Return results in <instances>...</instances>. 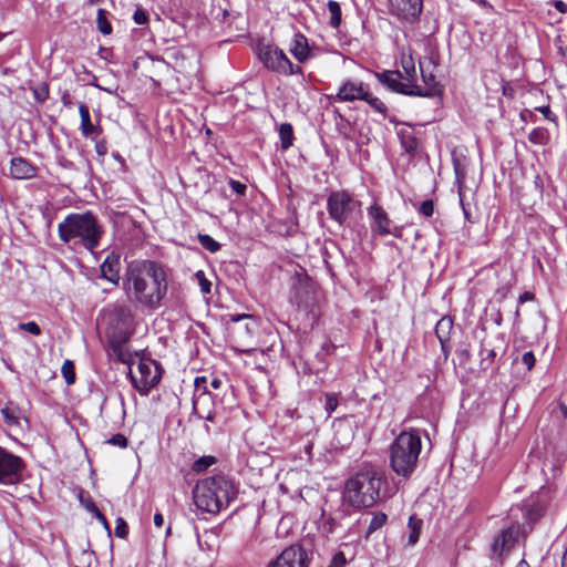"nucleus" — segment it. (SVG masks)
Here are the masks:
<instances>
[{
  "instance_id": "nucleus-44",
  "label": "nucleus",
  "mask_w": 567,
  "mask_h": 567,
  "mask_svg": "<svg viewBox=\"0 0 567 567\" xmlns=\"http://www.w3.org/2000/svg\"><path fill=\"white\" fill-rule=\"evenodd\" d=\"M346 563L347 560L344 554L342 551H339L333 556L329 567H344Z\"/></svg>"
},
{
  "instance_id": "nucleus-32",
  "label": "nucleus",
  "mask_w": 567,
  "mask_h": 567,
  "mask_svg": "<svg viewBox=\"0 0 567 567\" xmlns=\"http://www.w3.org/2000/svg\"><path fill=\"white\" fill-rule=\"evenodd\" d=\"M195 279L197 280V284L200 288V291L204 293V295H208L210 293V290H212V282L210 280L207 279L205 272L203 270H198L196 274H195Z\"/></svg>"
},
{
  "instance_id": "nucleus-26",
  "label": "nucleus",
  "mask_w": 567,
  "mask_h": 567,
  "mask_svg": "<svg viewBox=\"0 0 567 567\" xmlns=\"http://www.w3.org/2000/svg\"><path fill=\"white\" fill-rule=\"evenodd\" d=\"M97 29L103 34H110L112 32V25L107 20V11L104 9L97 10L96 17Z\"/></svg>"
},
{
  "instance_id": "nucleus-50",
  "label": "nucleus",
  "mask_w": 567,
  "mask_h": 567,
  "mask_svg": "<svg viewBox=\"0 0 567 567\" xmlns=\"http://www.w3.org/2000/svg\"><path fill=\"white\" fill-rule=\"evenodd\" d=\"M536 110L539 111L546 118H549L551 114L550 107L548 105L537 107Z\"/></svg>"
},
{
  "instance_id": "nucleus-23",
  "label": "nucleus",
  "mask_w": 567,
  "mask_h": 567,
  "mask_svg": "<svg viewBox=\"0 0 567 567\" xmlns=\"http://www.w3.org/2000/svg\"><path fill=\"white\" fill-rule=\"evenodd\" d=\"M514 537H513V533L511 530H504L502 532V534L495 539V543H494V550L495 551H499L501 554L504 551V550H507L512 547V545L514 544Z\"/></svg>"
},
{
  "instance_id": "nucleus-43",
  "label": "nucleus",
  "mask_w": 567,
  "mask_h": 567,
  "mask_svg": "<svg viewBox=\"0 0 567 567\" xmlns=\"http://www.w3.org/2000/svg\"><path fill=\"white\" fill-rule=\"evenodd\" d=\"M420 213L425 217H431L434 213V205L432 200H425L420 206Z\"/></svg>"
},
{
  "instance_id": "nucleus-3",
  "label": "nucleus",
  "mask_w": 567,
  "mask_h": 567,
  "mask_svg": "<svg viewBox=\"0 0 567 567\" xmlns=\"http://www.w3.org/2000/svg\"><path fill=\"white\" fill-rule=\"evenodd\" d=\"M234 483L224 475H214L199 481L194 491V504L203 513L216 514L235 498Z\"/></svg>"
},
{
  "instance_id": "nucleus-5",
  "label": "nucleus",
  "mask_w": 567,
  "mask_h": 567,
  "mask_svg": "<svg viewBox=\"0 0 567 567\" xmlns=\"http://www.w3.org/2000/svg\"><path fill=\"white\" fill-rule=\"evenodd\" d=\"M422 449L417 430L403 431L390 447L391 468L400 476L409 477L416 468Z\"/></svg>"
},
{
  "instance_id": "nucleus-29",
  "label": "nucleus",
  "mask_w": 567,
  "mask_h": 567,
  "mask_svg": "<svg viewBox=\"0 0 567 567\" xmlns=\"http://www.w3.org/2000/svg\"><path fill=\"white\" fill-rule=\"evenodd\" d=\"M33 97L37 102L43 103L49 97V85L45 82L31 89Z\"/></svg>"
},
{
  "instance_id": "nucleus-8",
  "label": "nucleus",
  "mask_w": 567,
  "mask_h": 567,
  "mask_svg": "<svg viewBox=\"0 0 567 567\" xmlns=\"http://www.w3.org/2000/svg\"><path fill=\"white\" fill-rule=\"evenodd\" d=\"M24 462L7 449L0 446V484L16 485L23 478Z\"/></svg>"
},
{
  "instance_id": "nucleus-59",
  "label": "nucleus",
  "mask_w": 567,
  "mask_h": 567,
  "mask_svg": "<svg viewBox=\"0 0 567 567\" xmlns=\"http://www.w3.org/2000/svg\"><path fill=\"white\" fill-rule=\"evenodd\" d=\"M281 145H282V148H288L291 144L285 143V144H281Z\"/></svg>"
},
{
  "instance_id": "nucleus-15",
  "label": "nucleus",
  "mask_w": 567,
  "mask_h": 567,
  "mask_svg": "<svg viewBox=\"0 0 567 567\" xmlns=\"http://www.w3.org/2000/svg\"><path fill=\"white\" fill-rule=\"evenodd\" d=\"M289 51L299 63H306L313 56L308 39L300 32L295 33Z\"/></svg>"
},
{
  "instance_id": "nucleus-35",
  "label": "nucleus",
  "mask_w": 567,
  "mask_h": 567,
  "mask_svg": "<svg viewBox=\"0 0 567 567\" xmlns=\"http://www.w3.org/2000/svg\"><path fill=\"white\" fill-rule=\"evenodd\" d=\"M241 320L249 321L245 323L244 329L248 334H252L256 326V322L252 319V317L250 315H236L231 317V321L234 322H238Z\"/></svg>"
},
{
  "instance_id": "nucleus-27",
  "label": "nucleus",
  "mask_w": 567,
  "mask_h": 567,
  "mask_svg": "<svg viewBox=\"0 0 567 567\" xmlns=\"http://www.w3.org/2000/svg\"><path fill=\"white\" fill-rule=\"evenodd\" d=\"M386 523V515L384 513H374L368 526L367 536L380 529Z\"/></svg>"
},
{
  "instance_id": "nucleus-18",
  "label": "nucleus",
  "mask_w": 567,
  "mask_h": 567,
  "mask_svg": "<svg viewBox=\"0 0 567 567\" xmlns=\"http://www.w3.org/2000/svg\"><path fill=\"white\" fill-rule=\"evenodd\" d=\"M79 113L81 117V131L85 138H94L99 134V127L92 123L91 114L87 105L81 103L79 105Z\"/></svg>"
},
{
  "instance_id": "nucleus-56",
  "label": "nucleus",
  "mask_w": 567,
  "mask_h": 567,
  "mask_svg": "<svg viewBox=\"0 0 567 567\" xmlns=\"http://www.w3.org/2000/svg\"><path fill=\"white\" fill-rule=\"evenodd\" d=\"M206 420L208 421H213L214 417H213V414L212 413H208L206 416H204Z\"/></svg>"
},
{
  "instance_id": "nucleus-54",
  "label": "nucleus",
  "mask_w": 567,
  "mask_h": 567,
  "mask_svg": "<svg viewBox=\"0 0 567 567\" xmlns=\"http://www.w3.org/2000/svg\"><path fill=\"white\" fill-rule=\"evenodd\" d=\"M516 567H529V565L524 559H522Z\"/></svg>"
},
{
  "instance_id": "nucleus-64",
  "label": "nucleus",
  "mask_w": 567,
  "mask_h": 567,
  "mask_svg": "<svg viewBox=\"0 0 567 567\" xmlns=\"http://www.w3.org/2000/svg\"><path fill=\"white\" fill-rule=\"evenodd\" d=\"M202 399V395H198L195 401H199Z\"/></svg>"
},
{
  "instance_id": "nucleus-55",
  "label": "nucleus",
  "mask_w": 567,
  "mask_h": 567,
  "mask_svg": "<svg viewBox=\"0 0 567 567\" xmlns=\"http://www.w3.org/2000/svg\"><path fill=\"white\" fill-rule=\"evenodd\" d=\"M200 382H205V378H196L195 384H196L197 388H199Z\"/></svg>"
},
{
  "instance_id": "nucleus-22",
  "label": "nucleus",
  "mask_w": 567,
  "mask_h": 567,
  "mask_svg": "<svg viewBox=\"0 0 567 567\" xmlns=\"http://www.w3.org/2000/svg\"><path fill=\"white\" fill-rule=\"evenodd\" d=\"M327 8L330 14L329 25L333 29L339 28L342 21V12L339 2L334 0H329L327 3Z\"/></svg>"
},
{
  "instance_id": "nucleus-42",
  "label": "nucleus",
  "mask_w": 567,
  "mask_h": 567,
  "mask_svg": "<svg viewBox=\"0 0 567 567\" xmlns=\"http://www.w3.org/2000/svg\"><path fill=\"white\" fill-rule=\"evenodd\" d=\"M228 184H229L230 188H231V189H233L237 195H240V196L245 195L246 189H247V187H246V185H245V184H243V183H240V182H238V181H236V179H231V178L229 179Z\"/></svg>"
},
{
  "instance_id": "nucleus-31",
  "label": "nucleus",
  "mask_w": 567,
  "mask_h": 567,
  "mask_svg": "<svg viewBox=\"0 0 567 567\" xmlns=\"http://www.w3.org/2000/svg\"><path fill=\"white\" fill-rule=\"evenodd\" d=\"M61 372L65 379V382L70 385L75 381L74 365L71 360H65L62 364Z\"/></svg>"
},
{
  "instance_id": "nucleus-24",
  "label": "nucleus",
  "mask_w": 567,
  "mask_h": 567,
  "mask_svg": "<svg viewBox=\"0 0 567 567\" xmlns=\"http://www.w3.org/2000/svg\"><path fill=\"white\" fill-rule=\"evenodd\" d=\"M1 414L8 426L13 427L19 425L20 415L18 409H16L14 406L6 405L4 408L1 409Z\"/></svg>"
},
{
  "instance_id": "nucleus-6",
  "label": "nucleus",
  "mask_w": 567,
  "mask_h": 567,
  "mask_svg": "<svg viewBox=\"0 0 567 567\" xmlns=\"http://www.w3.org/2000/svg\"><path fill=\"white\" fill-rule=\"evenodd\" d=\"M130 379L141 395H147L150 390L161 381V368L153 360H140L136 369L130 368Z\"/></svg>"
},
{
  "instance_id": "nucleus-10",
  "label": "nucleus",
  "mask_w": 567,
  "mask_h": 567,
  "mask_svg": "<svg viewBox=\"0 0 567 567\" xmlns=\"http://www.w3.org/2000/svg\"><path fill=\"white\" fill-rule=\"evenodd\" d=\"M359 208V203L346 192H334L328 198V212L330 217L343 224L351 213Z\"/></svg>"
},
{
  "instance_id": "nucleus-37",
  "label": "nucleus",
  "mask_w": 567,
  "mask_h": 567,
  "mask_svg": "<svg viewBox=\"0 0 567 567\" xmlns=\"http://www.w3.org/2000/svg\"><path fill=\"white\" fill-rule=\"evenodd\" d=\"M279 137L280 142H292L293 138V128L289 123H282L279 126Z\"/></svg>"
},
{
  "instance_id": "nucleus-11",
  "label": "nucleus",
  "mask_w": 567,
  "mask_h": 567,
  "mask_svg": "<svg viewBox=\"0 0 567 567\" xmlns=\"http://www.w3.org/2000/svg\"><path fill=\"white\" fill-rule=\"evenodd\" d=\"M390 13L401 21L415 22L422 13V0H389Z\"/></svg>"
},
{
  "instance_id": "nucleus-48",
  "label": "nucleus",
  "mask_w": 567,
  "mask_h": 567,
  "mask_svg": "<svg viewBox=\"0 0 567 567\" xmlns=\"http://www.w3.org/2000/svg\"><path fill=\"white\" fill-rule=\"evenodd\" d=\"M534 299V293L529 292V291H525L523 292L519 297H518V302L519 303H524L526 301H530Z\"/></svg>"
},
{
  "instance_id": "nucleus-20",
  "label": "nucleus",
  "mask_w": 567,
  "mask_h": 567,
  "mask_svg": "<svg viewBox=\"0 0 567 567\" xmlns=\"http://www.w3.org/2000/svg\"><path fill=\"white\" fill-rule=\"evenodd\" d=\"M401 66L405 73V79L409 83H414L416 80V69L414 60L411 54L402 53Z\"/></svg>"
},
{
  "instance_id": "nucleus-30",
  "label": "nucleus",
  "mask_w": 567,
  "mask_h": 567,
  "mask_svg": "<svg viewBox=\"0 0 567 567\" xmlns=\"http://www.w3.org/2000/svg\"><path fill=\"white\" fill-rule=\"evenodd\" d=\"M214 456H202L193 464V471L196 473H202L206 471L209 466H212L215 463Z\"/></svg>"
},
{
  "instance_id": "nucleus-13",
  "label": "nucleus",
  "mask_w": 567,
  "mask_h": 567,
  "mask_svg": "<svg viewBox=\"0 0 567 567\" xmlns=\"http://www.w3.org/2000/svg\"><path fill=\"white\" fill-rule=\"evenodd\" d=\"M368 86L361 81L347 80L339 87L334 97L338 102H353L368 99Z\"/></svg>"
},
{
  "instance_id": "nucleus-16",
  "label": "nucleus",
  "mask_w": 567,
  "mask_h": 567,
  "mask_svg": "<svg viewBox=\"0 0 567 567\" xmlns=\"http://www.w3.org/2000/svg\"><path fill=\"white\" fill-rule=\"evenodd\" d=\"M37 169L22 157L11 159L10 175L16 179H28L34 177Z\"/></svg>"
},
{
  "instance_id": "nucleus-19",
  "label": "nucleus",
  "mask_w": 567,
  "mask_h": 567,
  "mask_svg": "<svg viewBox=\"0 0 567 567\" xmlns=\"http://www.w3.org/2000/svg\"><path fill=\"white\" fill-rule=\"evenodd\" d=\"M453 329V321L450 317H443L435 326V333L441 342L442 349L445 350V343L450 340V334Z\"/></svg>"
},
{
  "instance_id": "nucleus-47",
  "label": "nucleus",
  "mask_w": 567,
  "mask_h": 567,
  "mask_svg": "<svg viewBox=\"0 0 567 567\" xmlns=\"http://www.w3.org/2000/svg\"><path fill=\"white\" fill-rule=\"evenodd\" d=\"M61 102L68 109H72L74 105L72 96L68 91H64L61 95Z\"/></svg>"
},
{
  "instance_id": "nucleus-33",
  "label": "nucleus",
  "mask_w": 567,
  "mask_h": 567,
  "mask_svg": "<svg viewBox=\"0 0 567 567\" xmlns=\"http://www.w3.org/2000/svg\"><path fill=\"white\" fill-rule=\"evenodd\" d=\"M18 331H24L32 336H40L42 330L35 321L21 322L17 326Z\"/></svg>"
},
{
  "instance_id": "nucleus-39",
  "label": "nucleus",
  "mask_w": 567,
  "mask_h": 567,
  "mask_svg": "<svg viewBox=\"0 0 567 567\" xmlns=\"http://www.w3.org/2000/svg\"><path fill=\"white\" fill-rule=\"evenodd\" d=\"M337 406H338L337 395L334 393H327L324 409H326L328 415H331V413L336 411Z\"/></svg>"
},
{
  "instance_id": "nucleus-63",
  "label": "nucleus",
  "mask_w": 567,
  "mask_h": 567,
  "mask_svg": "<svg viewBox=\"0 0 567 567\" xmlns=\"http://www.w3.org/2000/svg\"><path fill=\"white\" fill-rule=\"evenodd\" d=\"M171 533V527L166 529V534L168 535Z\"/></svg>"
},
{
  "instance_id": "nucleus-38",
  "label": "nucleus",
  "mask_w": 567,
  "mask_h": 567,
  "mask_svg": "<svg viewBox=\"0 0 567 567\" xmlns=\"http://www.w3.org/2000/svg\"><path fill=\"white\" fill-rule=\"evenodd\" d=\"M115 524H116L115 530H114L115 536L118 538H125L128 533V527H127L126 522L122 517H117L115 520Z\"/></svg>"
},
{
  "instance_id": "nucleus-4",
  "label": "nucleus",
  "mask_w": 567,
  "mask_h": 567,
  "mask_svg": "<svg viewBox=\"0 0 567 567\" xmlns=\"http://www.w3.org/2000/svg\"><path fill=\"white\" fill-rule=\"evenodd\" d=\"M383 474L373 466H364L347 481L344 499L353 507H370L380 498Z\"/></svg>"
},
{
  "instance_id": "nucleus-21",
  "label": "nucleus",
  "mask_w": 567,
  "mask_h": 567,
  "mask_svg": "<svg viewBox=\"0 0 567 567\" xmlns=\"http://www.w3.org/2000/svg\"><path fill=\"white\" fill-rule=\"evenodd\" d=\"M422 525L421 518H417L415 515L410 516L408 522L409 545L413 546L417 543Z\"/></svg>"
},
{
  "instance_id": "nucleus-49",
  "label": "nucleus",
  "mask_w": 567,
  "mask_h": 567,
  "mask_svg": "<svg viewBox=\"0 0 567 567\" xmlns=\"http://www.w3.org/2000/svg\"><path fill=\"white\" fill-rule=\"evenodd\" d=\"M163 524H164V517H163V515H162L161 513H156V514L154 515V525H155L156 527H162V526H163Z\"/></svg>"
},
{
  "instance_id": "nucleus-40",
  "label": "nucleus",
  "mask_w": 567,
  "mask_h": 567,
  "mask_svg": "<svg viewBox=\"0 0 567 567\" xmlns=\"http://www.w3.org/2000/svg\"><path fill=\"white\" fill-rule=\"evenodd\" d=\"M133 20L136 24H140V25L146 24L148 22V13L144 9L137 8L134 11Z\"/></svg>"
},
{
  "instance_id": "nucleus-25",
  "label": "nucleus",
  "mask_w": 567,
  "mask_h": 567,
  "mask_svg": "<svg viewBox=\"0 0 567 567\" xmlns=\"http://www.w3.org/2000/svg\"><path fill=\"white\" fill-rule=\"evenodd\" d=\"M420 71H421L422 80L427 87L424 91L429 92L427 96H430L432 94L433 89H435L437 85L436 79L432 72L426 71L425 62H420Z\"/></svg>"
},
{
  "instance_id": "nucleus-2",
  "label": "nucleus",
  "mask_w": 567,
  "mask_h": 567,
  "mask_svg": "<svg viewBox=\"0 0 567 567\" xmlns=\"http://www.w3.org/2000/svg\"><path fill=\"white\" fill-rule=\"evenodd\" d=\"M58 233L64 244L81 245L93 251L100 245L103 235L102 226L96 216L86 212L83 214H69L59 225Z\"/></svg>"
},
{
  "instance_id": "nucleus-12",
  "label": "nucleus",
  "mask_w": 567,
  "mask_h": 567,
  "mask_svg": "<svg viewBox=\"0 0 567 567\" xmlns=\"http://www.w3.org/2000/svg\"><path fill=\"white\" fill-rule=\"evenodd\" d=\"M307 551L299 545H291L284 549L269 567H308Z\"/></svg>"
},
{
  "instance_id": "nucleus-28",
  "label": "nucleus",
  "mask_w": 567,
  "mask_h": 567,
  "mask_svg": "<svg viewBox=\"0 0 567 567\" xmlns=\"http://www.w3.org/2000/svg\"><path fill=\"white\" fill-rule=\"evenodd\" d=\"M198 241L203 248L208 250L209 252H216L220 249V244L217 243L212 236L206 234L198 235Z\"/></svg>"
},
{
  "instance_id": "nucleus-36",
  "label": "nucleus",
  "mask_w": 567,
  "mask_h": 567,
  "mask_svg": "<svg viewBox=\"0 0 567 567\" xmlns=\"http://www.w3.org/2000/svg\"><path fill=\"white\" fill-rule=\"evenodd\" d=\"M113 316L118 318L124 326H128L132 321V315L127 307H117L113 311Z\"/></svg>"
},
{
  "instance_id": "nucleus-34",
  "label": "nucleus",
  "mask_w": 567,
  "mask_h": 567,
  "mask_svg": "<svg viewBox=\"0 0 567 567\" xmlns=\"http://www.w3.org/2000/svg\"><path fill=\"white\" fill-rule=\"evenodd\" d=\"M362 101H365L374 111L379 112L380 114H385L388 109L385 104L377 96H372L368 92V99H363Z\"/></svg>"
},
{
  "instance_id": "nucleus-46",
  "label": "nucleus",
  "mask_w": 567,
  "mask_h": 567,
  "mask_svg": "<svg viewBox=\"0 0 567 567\" xmlns=\"http://www.w3.org/2000/svg\"><path fill=\"white\" fill-rule=\"evenodd\" d=\"M86 508L90 509L91 512H94L97 519L100 522H102L106 528H109V524H107L105 516L102 513H100V511L96 508V506L93 503L87 504Z\"/></svg>"
},
{
  "instance_id": "nucleus-51",
  "label": "nucleus",
  "mask_w": 567,
  "mask_h": 567,
  "mask_svg": "<svg viewBox=\"0 0 567 567\" xmlns=\"http://www.w3.org/2000/svg\"><path fill=\"white\" fill-rule=\"evenodd\" d=\"M555 8L560 11V12H565L566 11V4L563 2V1H557L555 3Z\"/></svg>"
},
{
  "instance_id": "nucleus-41",
  "label": "nucleus",
  "mask_w": 567,
  "mask_h": 567,
  "mask_svg": "<svg viewBox=\"0 0 567 567\" xmlns=\"http://www.w3.org/2000/svg\"><path fill=\"white\" fill-rule=\"evenodd\" d=\"M107 443L117 447H126L127 439L123 434H114L111 439L107 440Z\"/></svg>"
},
{
  "instance_id": "nucleus-52",
  "label": "nucleus",
  "mask_w": 567,
  "mask_h": 567,
  "mask_svg": "<svg viewBox=\"0 0 567 567\" xmlns=\"http://www.w3.org/2000/svg\"><path fill=\"white\" fill-rule=\"evenodd\" d=\"M210 385H212V388H214V389H219V388H220V385H221V380H220V379L215 378V379L210 382Z\"/></svg>"
},
{
  "instance_id": "nucleus-1",
  "label": "nucleus",
  "mask_w": 567,
  "mask_h": 567,
  "mask_svg": "<svg viewBox=\"0 0 567 567\" xmlns=\"http://www.w3.org/2000/svg\"><path fill=\"white\" fill-rule=\"evenodd\" d=\"M127 299L142 308H159L168 290V274L164 265L154 260L132 261L123 277Z\"/></svg>"
},
{
  "instance_id": "nucleus-60",
  "label": "nucleus",
  "mask_w": 567,
  "mask_h": 567,
  "mask_svg": "<svg viewBox=\"0 0 567 567\" xmlns=\"http://www.w3.org/2000/svg\"><path fill=\"white\" fill-rule=\"evenodd\" d=\"M196 405H197V401H194V402H193V408H194V410H196Z\"/></svg>"
},
{
  "instance_id": "nucleus-17",
  "label": "nucleus",
  "mask_w": 567,
  "mask_h": 567,
  "mask_svg": "<svg viewBox=\"0 0 567 567\" xmlns=\"http://www.w3.org/2000/svg\"><path fill=\"white\" fill-rule=\"evenodd\" d=\"M102 277L110 282L117 285L120 280V258L109 255L101 265Z\"/></svg>"
},
{
  "instance_id": "nucleus-45",
  "label": "nucleus",
  "mask_w": 567,
  "mask_h": 567,
  "mask_svg": "<svg viewBox=\"0 0 567 567\" xmlns=\"http://www.w3.org/2000/svg\"><path fill=\"white\" fill-rule=\"evenodd\" d=\"M535 355L532 351H527L522 357V362L526 365L527 370H532L535 365Z\"/></svg>"
},
{
  "instance_id": "nucleus-57",
  "label": "nucleus",
  "mask_w": 567,
  "mask_h": 567,
  "mask_svg": "<svg viewBox=\"0 0 567 567\" xmlns=\"http://www.w3.org/2000/svg\"><path fill=\"white\" fill-rule=\"evenodd\" d=\"M305 423H307V425L311 426L313 425L312 421L310 419H306L305 420Z\"/></svg>"
},
{
  "instance_id": "nucleus-14",
  "label": "nucleus",
  "mask_w": 567,
  "mask_h": 567,
  "mask_svg": "<svg viewBox=\"0 0 567 567\" xmlns=\"http://www.w3.org/2000/svg\"><path fill=\"white\" fill-rule=\"evenodd\" d=\"M368 214L373 219V227H375L379 235L391 234L395 237L400 236L401 230L399 227L390 228L391 220L382 207L373 205L369 208Z\"/></svg>"
},
{
  "instance_id": "nucleus-9",
  "label": "nucleus",
  "mask_w": 567,
  "mask_h": 567,
  "mask_svg": "<svg viewBox=\"0 0 567 567\" xmlns=\"http://www.w3.org/2000/svg\"><path fill=\"white\" fill-rule=\"evenodd\" d=\"M377 79L381 84L386 86L389 90L400 93L403 95L411 96H427L429 92L423 91L420 86L414 83L402 82L403 75L400 71H383L375 73Z\"/></svg>"
},
{
  "instance_id": "nucleus-61",
  "label": "nucleus",
  "mask_w": 567,
  "mask_h": 567,
  "mask_svg": "<svg viewBox=\"0 0 567 567\" xmlns=\"http://www.w3.org/2000/svg\"><path fill=\"white\" fill-rule=\"evenodd\" d=\"M413 150L412 145L410 144V147L406 148L408 152H411Z\"/></svg>"
},
{
  "instance_id": "nucleus-58",
  "label": "nucleus",
  "mask_w": 567,
  "mask_h": 567,
  "mask_svg": "<svg viewBox=\"0 0 567 567\" xmlns=\"http://www.w3.org/2000/svg\"><path fill=\"white\" fill-rule=\"evenodd\" d=\"M101 1H102V0H87V2H89L90 4H95V3H99V2H101Z\"/></svg>"
},
{
  "instance_id": "nucleus-62",
  "label": "nucleus",
  "mask_w": 567,
  "mask_h": 567,
  "mask_svg": "<svg viewBox=\"0 0 567 567\" xmlns=\"http://www.w3.org/2000/svg\"><path fill=\"white\" fill-rule=\"evenodd\" d=\"M409 142L415 143V142H416V140L413 137V138H411Z\"/></svg>"
},
{
  "instance_id": "nucleus-7",
  "label": "nucleus",
  "mask_w": 567,
  "mask_h": 567,
  "mask_svg": "<svg viewBox=\"0 0 567 567\" xmlns=\"http://www.w3.org/2000/svg\"><path fill=\"white\" fill-rule=\"evenodd\" d=\"M259 56L265 68L275 73L286 76L302 74V69L299 65H295L287 54L278 47H262L260 49Z\"/></svg>"
},
{
  "instance_id": "nucleus-53",
  "label": "nucleus",
  "mask_w": 567,
  "mask_h": 567,
  "mask_svg": "<svg viewBox=\"0 0 567 567\" xmlns=\"http://www.w3.org/2000/svg\"><path fill=\"white\" fill-rule=\"evenodd\" d=\"M95 145H96V152L99 154H104L106 152V147H105L106 144H95Z\"/></svg>"
}]
</instances>
